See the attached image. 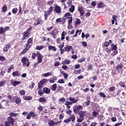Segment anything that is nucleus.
I'll list each match as a JSON object with an SVG mask.
<instances>
[{"label":"nucleus","instance_id":"20e7f679","mask_svg":"<svg viewBox=\"0 0 126 126\" xmlns=\"http://www.w3.org/2000/svg\"><path fill=\"white\" fill-rule=\"evenodd\" d=\"M22 63H23V66H29L30 65V62L27 58L23 57L22 60Z\"/></svg>","mask_w":126,"mask_h":126},{"label":"nucleus","instance_id":"4d7b16f0","mask_svg":"<svg viewBox=\"0 0 126 126\" xmlns=\"http://www.w3.org/2000/svg\"><path fill=\"white\" fill-rule=\"evenodd\" d=\"M38 94H39V95H40V96H42L43 95V94H44V92H43V91L42 90H39L38 91Z\"/></svg>","mask_w":126,"mask_h":126},{"label":"nucleus","instance_id":"f257e3e1","mask_svg":"<svg viewBox=\"0 0 126 126\" xmlns=\"http://www.w3.org/2000/svg\"><path fill=\"white\" fill-rule=\"evenodd\" d=\"M33 43V39L30 38L28 40V43H27L25 47H26V48L24 49L23 51L22 52V54H25L29 49H30V47L32 46V44Z\"/></svg>","mask_w":126,"mask_h":126},{"label":"nucleus","instance_id":"473e14b6","mask_svg":"<svg viewBox=\"0 0 126 126\" xmlns=\"http://www.w3.org/2000/svg\"><path fill=\"white\" fill-rule=\"evenodd\" d=\"M78 32H80L79 33H78ZM81 32H82V31L81 30H77L76 32V34L75 35H73L72 36V37H77V34H78V35H80V34H81Z\"/></svg>","mask_w":126,"mask_h":126},{"label":"nucleus","instance_id":"f704fd0d","mask_svg":"<svg viewBox=\"0 0 126 126\" xmlns=\"http://www.w3.org/2000/svg\"><path fill=\"white\" fill-rule=\"evenodd\" d=\"M71 17V14L69 12H67L64 15V17H65L66 19L69 18V17Z\"/></svg>","mask_w":126,"mask_h":126},{"label":"nucleus","instance_id":"0eeeda50","mask_svg":"<svg viewBox=\"0 0 126 126\" xmlns=\"http://www.w3.org/2000/svg\"><path fill=\"white\" fill-rule=\"evenodd\" d=\"M68 100L71 102L72 105V104H75V103L78 102L79 100L78 98L76 99L75 98L72 97H69Z\"/></svg>","mask_w":126,"mask_h":126},{"label":"nucleus","instance_id":"6e6552de","mask_svg":"<svg viewBox=\"0 0 126 126\" xmlns=\"http://www.w3.org/2000/svg\"><path fill=\"white\" fill-rule=\"evenodd\" d=\"M37 62L41 63L42 61H43V56L40 53H37Z\"/></svg>","mask_w":126,"mask_h":126},{"label":"nucleus","instance_id":"2f4dec72","mask_svg":"<svg viewBox=\"0 0 126 126\" xmlns=\"http://www.w3.org/2000/svg\"><path fill=\"white\" fill-rule=\"evenodd\" d=\"M69 119H70V121L74 122L75 121V115L74 114L71 115Z\"/></svg>","mask_w":126,"mask_h":126},{"label":"nucleus","instance_id":"cd10ccee","mask_svg":"<svg viewBox=\"0 0 126 126\" xmlns=\"http://www.w3.org/2000/svg\"><path fill=\"white\" fill-rule=\"evenodd\" d=\"M75 9V7L73 5H71V7L69 9V11L70 12H73L74 11V10Z\"/></svg>","mask_w":126,"mask_h":126},{"label":"nucleus","instance_id":"7ed1b4c3","mask_svg":"<svg viewBox=\"0 0 126 126\" xmlns=\"http://www.w3.org/2000/svg\"><path fill=\"white\" fill-rule=\"evenodd\" d=\"M53 12V6H51L48 11H44V18L45 20L48 19V15H50Z\"/></svg>","mask_w":126,"mask_h":126},{"label":"nucleus","instance_id":"774afa93","mask_svg":"<svg viewBox=\"0 0 126 126\" xmlns=\"http://www.w3.org/2000/svg\"><path fill=\"white\" fill-rule=\"evenodd\" d=\"M81 70L80 69H79L78 70H76L74 72L75 74H78V73H81Z\"/></svg>","mask_w":126,"mask_h":126},{"label":"nucleus","instance_id":"13d9d810","mask_svg":"<svg viewBox=\"0 0 126 126\" xmlns=\"http://www.w3.org/2000/svg\"><path fill=\"white\" fill-rule=\"evenodd\" d=\"M115 89H116L115 87L112 86V87L109 88V91H115Z\"/></svg>","mask_w":126,"mask_h":126},{"label":"nucleus","instance_id":"e433bc0d","mask_svg":"<svg viewBox=\"0 0 126 126\" xmlns=\"http://www.w3.org/2000/svg\"><path fill=\"white\" fill-rule=\"evenodd\" d=\"M83 121H84V118H83V117H80V118H78L77 120V123H82V122H83Z\"/></svg>","mask_w":126,"mask_h":126},{"label":"nucleus","instance_id":"ea45409f","mask_svg":"<svg viewBox=\"0 0 126 126\" xmlns=\"http://www.w3.org/2000/svg\"><path fill=\"white\" fill-rule=\"evenodd\" d=\"M42 49H44V46L43 45L37 46L36 47V50H38L39 51H40V50H42Z\"/></svg>","mask_w":126,"mask_h":126},{"label":"nucleus","instance_id":"412c9836","mask_svg":"<svg viewBox=\"0 0 126 126\" xmlns=\"http://www.w3.org/2000/svg\"><path fill=\"white\" fill-rule=\"evenodd\" d=\"M41 23H42V20H41V19H37L36 20V23H35L34 25H35V26H38V25H40Z\"/></svg>","mask_w":126,"mask_h":126},{"label":"nucleus","instance_id":"a211bd4d","mask_svg":"<svg viewBox=\"0 0 126 126\" xmlns=\"http://www.w3.org/2000/svg\"><path fill=\"white\" fill-rule=\"evenodd\" d=\"M23 99L26 101H31V100H32V96L24 95Z\"/></svg>","mask_w":126,"mask_h":126},{"label":"nucleus","instance_id":"7c9ffc66","mask_svg":"<svg viewBox=\"0 0 126 126\" xmlns=\"http://www.w3.org/2000/svg\"><path fill=\"white\" fill-rule=\"evenodd\" d=\"M11 69H14V65H11L10 67L8 69L7 72L9 73H10L11 71Z\"/></svg>","mask_w":126,"mask_h":126},{"label":"nucleus","instance_id":"f3484780","mask_svg":"<svg viewBox=\"0 0 126 126\" xmlns=\"http://www.w3.org/2000/svg\"><path fill=\"white\" fill-rule=\"evenodd\" d=\"M38 102L40 103H46L47 102V99H46V97H40L38 99Z\"/></svg>","mask_w":126,"mask_h":126},{"label":"nucleus","instance_id":"680f3d73","mask_svg":"<svg viewBox=\"0 0 126 126\" xmlns=\"http://www.w3.org/2000/svg\"><path fill=\"white\" fill-rule=\"evenodd\" d=\"M92 67L93 66L91 64L89 65L87 69L88 71H89V70H91V69H92Z\"/></svg>","mask_w":126,"mask_h":126},{"label":"nucleus","instance_id":"0e129e2a","mask_svg":"<svg viewBox=\"0 0 126 126\" xmlns=\"http://www.w3.org/2000/svg\"><path fill=\"white\" fill-rule=\"evenodd\" d=\"M0 61L4 62V61H5V58L3 56H0Z\"/></svg>","mask_w":126,"mask_h":126},{"label":"nucleus","instance_id":"09e8293b","mask_svg":"<svg viewBox=\"0 0 126 126\" xmlns=\"http://www.w3.org/2000/svg\"><path fill=\"white\" fill-rule=\"evenodd\" d=\"M6 10H7V7H6V6H3L2 7V11L5 12Z\"/></svg>","mask_w":126,"mask_h":126},{"label":"nucleus","instance_id":"58836bf2","mask_svg":"<svg viewBox=\"0 0 126 126\" xmlns=\"http://www.w3.org/2000/svg\"><path fill=\"white\" fill-rule=\"evenodd\" d=\"M18 115V114L14 113L13 112H11L9 113V116H10V117H17Z\"/></svg>","mask_w":126,"mask_h":126},{"label":"nucleus","instance_id":"bf43d9fd","mask_svg":"<svg viewBox=\"0 0 126 126\" xmlns=\"http://www.w3.org/2000/svg\"><path fill=\"white\" fill-rule=\"evenodd\" d=\"M116 55H118V51L115 50L113 51V54H111V56H115Z\"/></svg>","mask_w":126,"mask_h":126},{"label":"nucleus","instance_id":"37998d69","mask_svg":"<svg viewBox=\"0 0 126 126\" xmlns=\"http://www.w3.org/2000/svg\"><path fill=\"white\" fill-rule=\"evenodd\" d=\"M118 85H120L121 87H126V85L125 84V83L123 82H120L119 84Z\"/></svg>","mask_w":126,"mask_h":126},{"label":"nucleus","instance_id":"f03ea898","mask_svg":"<svg viewBox=\"0 0 126 126\" xmlns=\"http://www.w3.org/2000/svg\"><path fill=\"white\" fill-rule=\"evenodd\" d=\"M73 112L75 114H78L81 110H83V106L82 105H75L73 107Z\"/></svg>","mask_w":126,"mask_h":126},{"label":"nucleus","instance_id":"4be33fe9","mask_svg":"<svg viewBox=\"0 0 126 126\" xmlns=\"http://www.w3.org/2000/svg\"><path fill=\"white\" fill-rule=\"evenodd\" d=\"M71 63V61L70 60H65L64 61H63L62 63V64H69Z\"/></svg>","mask_w":126,"mask_h":126},{"label":"nucleus","instance_id":"c03bdc74","mask_svg":"<svg viewBox=\"0 0 126 126\" xmlns=\"http://www.w3.org/2000/svg\"><path fill=\"white\" fill-rule=\"evenodd\" d=\"M6 81H1L0 82V87H2V86H4V84H5V83Z\"/></svg>","mask_w":126,"mask_h":126},{"label":"nucleus","instance_id":"1a4fd4ad","mask_svg":"<svg viewBox=\"0 0 126 126\" xmlns=\"http://www.w3.org/2000/svg\"><path fill=\"white\" fill-rule=\"evenodd\" d=\"M11 84L12 85H13V86H17V85H18L19 84H21V82L14 81V80L11 79Z\"/></svg>","mask_w":126,"mask_h":126},{"label":"nucleus","instance_id":"79ce46f5","mask_svg":"<svg viewBox=\"0 0 126 126\" xmlns=\"http://www.w3.org/2000/svg\"><path fill=\"white\" fill-rule=\"evenodd\" d=\"M19 94H21V96H24V95H25V91H24V90L20 91Z\"/></svg>","mask_w":126,"mask_h":126},{"label":"nucleus","instance_id":"aec40b11","mask_svg":"<svg viewBox=\"0 0 126 126\" xmlns=\"http://www.w3.org/2000/svg\"><path fill=\"white\" fill-rule=\"evenodd\" d=\"M15 103L16 104H17V105H19V104L21 103V99H20V98H19V97L16 96L15 98Z\"/></svg>","mask_w":126,"mask_h":126},{"label":"nucleus","instance_id":"052dcab7","mask_svg":"<svg viewBox=\"0 0 126 126\" xmlns=\"http://www.w3.org/2000/svg\"><path fill=\"white\" fill-rule=\"evenodd\" d=\"M109 45H110V43L108 41H106L104 43V47H109Z\"/></svg>","mask_w":126,"mask_h":126},{"label":"nucleus","instance_id":"b1692460","mask_svg":"<svg viewBox=\"0 0 126 126\" xmlns=\"http://www.w3.org/2000/svg\"><path fill=\"white\" fill-rule=\"evenodd\" d=\"M46 82H48L47 79H43L40 81V83L41 85H44V84H45V83H46Z\"/></svg>","mask_w":126,"mask_h":126},{"label":"nucleus","instance_id":"3c124183","mask_svg":"<svg viewBox=\"0 0 126 126\" xmlns=\"http://www.w3.org/2000/svg\"><path fill=\"white\" fill-rule=\"evenodd\" d=\"M64 105H65V106H68L69 105H72V104H71V102L70 101H66L65 102Z\"/></svg>","mask_w":126,"mask_h":126},{"label":"nucleus","instance_id":"393cba45","mask_svg":"<svg viewBox=\"0 0 126 126\" xmlns=\"http://www.w3.org/2000/svg\"><path fill=\"white\" fill-rule=\"evenodd\" d=\"M65 35H66V32H63L61 34V40L63 41V40H64L65 37Z\"/></svg>","mask_w":126,"mask_h":126},{"label":"nucleus","instance_id":"c756f323","mask_svg":"<svg viewBox=\"0 0 126 126\" xmlns=\"http://www.w3.org/2000/svg\"><path fill=\"white\" fill-rule=\"evenodd\" d=\"M104 3H103V2H101L97 4V7L98 8H102V7H104Z\"/></svg>","mask_w":126,"mask_h":126},{"label":"nucleus","instance_id":"338daca9","mask_svg":"<svg viewBox=\"0 0 126 126\" xmlns=\"http://www.w3.org/2000/svg\"><path fill=\"white\" fill-rule=\"evenodd\" d=\"M58 83L60 84L64 83V79H60L58 81Z\"/></svg>","mask_w":126,"mask_h":126},{"label":"nucleus","instance_id":"c85d7f7f","mask_svg":"<svg viewBox=\"0 0 126 126\" xmlns=\"http://www.w3.org/2000/svg\"><path fill=\"white\" fill-rule=\"evenodd\" d=\"M48 125L50 126H54L55 125V121L53 120H49L48 121Z\"/></svg>","mask_w":126,"mask_h":126},{"label":"nucleus","instance_id":"2eb2a0df","mask_svg":"<svg viewBox=\"0 0 126 126\" xmlns=\"http://www.w3.org/2000/svg\"><path fill=\"white\" fill-rule=\"evenodd\" d=\"M10 48V44H8L7 45H5V47L3 48V52L4 53H6L8 49Z\"/></svg>","mask_w":126,"mask_h":126},{"label":"nucleus","instance_id":"6ab92c4d","mask_svg":"<svg viewBox=\"0 0 126 126\" xmlns=\"http://www.w3.org/2000/svg\"><path fill=\"white\" fill-rule=\"evenodd\" d=\"M110 50L111 51H117V50H118V47H117V45H114V44H111Z\"/></svg>","mask_w":126,"mask_h":126},{"label":"nucleus","instance_id":"423d86ee","mask_svg":"<svg viewBox=\"0 0 126 126\" xmlns=\"http://www.w3.org/2000/svg\"><path fill=\"white\" fill-rule=\"evenodd\" d=\"M58 33H59V30H58L57 29L55 28L53 31H51L49 34L50 35H52V36H53L54 39H56V38H57L56 35H58Z\"/></svg>","mask_w":126,"mask_h":126},{"label":"nucleus","instance_id":"8fccbe9b","mask_svg":"<svg viewBox=\"0 0 126 126\" xmlns=\"http://www.w3.org/2000/svg\"><path fill=\"white\" fill-rule=\"evenodd\" d=\"M29 114L31 116V117H36V114H35V113L33 111L30 112Z\"/></svg>","mask_w":126,"mask_h":126},{"label":"nucleus","instance_id":"39448f33","mask_svg":"<svg viewBox=\"0 0 126 126\" xmlns=\"http://www.w3.org/2000/svg\"><path fill=\"white\" fill-rule=\"evenodd\" d=\"M29 30H30V29H29L26 32H24L22 40H26V39H28L31 36V33L29 32Z\"/></svg>","mask_w":126,"mask_h":126},{"label":"nucleus","instance_id":"f8f14e48","mask_svg":"<svg viewBox=\"0 0 126 126\" xmlns=\"http://www.w3.org/2000/svg\"><path fill=\"white\" fill-rule=\"evenodd\" d=\"M70 50H72V46L67 45L64 48L63 51H64V52H69Z\"/></svg>","mask_w":126,"mask_h":126},{"label":"nucleus","instance_id":"49530a36","mask_svg":"<svg viewBox=\"0 0 126 126\" xmlns=\"http://www.w3.org/2000/svg\"><path fill=\"white\" fill-rule=\"evenodd\" d=\"M81 23V21H80V19H77L76 22H75V24L76 25H79Z\"/></svg>","mask_w":126,"mask_h":126},{"label":"nucleus","instance_id":"4468645a","mask_svg":"<svg viewBox=\"0 0 126 126\" xmlns=\"http://www.w3.org/2000/svg\"><path fill=\"white\" fill-rule=\"evenodd\" d=\"M15 121V120L13 118H12L11 117H8L7 118V121H8L9 123H11L12 126H13V122Z\"/></svg>","mask_w":126,"mask_h":126},{"label":"nucleus","instance_id":"c9c22d12","mask_svg":"<svg viewBox=\"0 0 126 126\" xmlns=\"http://www.w3.org/2000/svg\"><path fill=\"white\" fill-rule=\"evenodd\" d=\"M13 76H19V72H18V71H16L15 72H13L12 74Z\"/></svg>","mask_w":126,"mask_h":126},{"label":"nucleus","instance_id":"e2e57ef3","mask_svg":"<svg viewBox=\"0 0 126 126\" xmlns=\"http://www.w3.org/2000/svg\"><path fill=\"white\" fill-rule=\"evenodd\" d=\"M60 64H61V63L59 62H56L54 63V66H59Z\"/></svg>","mask_w":126,"mask_h":126},{"label":"nucleus","instance_id":"72a5a7b5","mask_svg":"<svg viewBox=\"0 0 126 126\" xmlns=\"http://www.w3.org/2000/svg\"><path fill=\"white\" fill-rule=\"evenodd\" d=\"M116 69H117V70H118V71H119V70H120V69H123V64L118 65L117 66Z\"/></svg>","mask_w":126,"mask_h":126},{"label":"nucleus","instance_id":"a19ab883","mask_svg":"<svg viewBox=\"0 0 126 126\" xmlns=\"http://www.w3.org/2000/svg\"><path fill=\"white\" fill-rule=\"evenodd\" d=\"M17 11H18V9H17V8H14L12 10V13L14 14H16Z\"/></svg>","mask_w":126,"mask_h":126},{"label":"nucleus","instance_id":"6e6d98bb","mask_svg":"<svg viewBox=\"0 0 126 126\" xmlns=\"http://www.w3.org/2000/svg\"><path fill=\"white\" fill-rule=\"evenodd\" d=\"M92 114L94 117H97V115H99V113L96 111H93Z\"/></svg>","mask_w":126,"mask_h":126},{"label":"nucleus","instance_id":"4c0bfd02","mask_svg":"<svg viewBox=\"0 0 126 126\" xmlns=\"http://www.w3.org/2000/svg\"><path fill=\"white\" fill-rule=\"evenodd\" d=\"M71 23H72V17H70L68 19V24L71 25Z\"/></svg>","mask_w":126,"mask_h":126},{"label":"nucleus","instance_id":"de8ad7c7","mask_svg":"<svg viewBox=\"0 0 126 126\" xmlns=\"http://www.w3.org/2000/svg\"><path fill=\"white\" fill-rule=\"evenodd\" d=\"M5 126H12L11 123H10L8 121H6L4 123Z\"/></svg>","mask_w":126,"mask_h":126},{"label":"nucleus","instance_id":"dca6fc26","mask_svg":"<svg viewBox=\"0 0 126 126\" xmlns=\"http://www.w3.org/2000/svg\"><path fill=\"white\" fill-rule=\"evenodd\" d=\"M48 50H49V51H53V52L57 51V48L56 47L53 46L52 45L48 46Z\"/></svg>","mask_w":126,"mask_h":126},{"label":"nucleus","instance_id":"ddd939ff","mask_svg":"<svg viewBox=\"0 0 126 126\" xmlns=\"http://www.w3.org/2000/svg\"><path fill=\"white\" fill-rule=\"evenodd\" d=\"M78 11H79L81 16H83V14L85 13V11L83 10V8L82 7H79L78 9Z\"/></svg>","mask_w":126,"mask_h":126},{"label":"nucleus","instance_id":"603ef678","mask_svg":"<svg viewBox=\"0 0 126 126\" xmlns=\"http://www.w3.org/2000/svg\"><path fill=\"white\" fill-rule=\"evenodd\" d=\"M78 62V63H82L83 62H85V58H82L80 59H79Z\"/></svg>","mask_w":126,"mask_h":126},{"label":"nucleus","instance_id":"864d4df0","mask_svg":"<svg viewBox=\"0 0 126 126\" xmlns=\"http://www.w3.org/2000/svg\"><path fill=\"white\" fill-rule=\"evenodd\" d=\"M99 95L100 96H101V97H103V98H106V95L103 92L99 93Z\"/></svg>","mask_w":126,"mask_h":126},{"label":"nucleus","instance_id":"a878e982","mask_svg":"<svg viewBox=\"0 0 126 126\" xmlns=\"http://www.w3.org/2000/svg\"><path fill=\"white\" fill-rule=\"evenodd\" d=\"M57 84H54L51 87V89L52 91H55V90H57Z\"/></svg>","mask_w":126,"mask_h":126},{"label":"nucleus","instance_id":"5fc2aeb1","mask_svg":"<svg viewBox=\"0 0 126 126\" xmlns=\"http://www.w3.org/2000/svg\"><path fill=\"white\" fill-rule=\"evenodd\" d=\"M117 18H118V16L117 15H114L112 16L113 20H114V21H118V20H117Z\"/></svg>","mask_w":126,"mask_h":126},{"label":"nucleus","instance_id":"69168bd1","mask_svg":"<svg viewBox=\"0 0 126 126\" xmlns=\"http://www.w3.org/2000/svg\"><path fill=\"white\" fill-rule=\"evenodd\" d=\"M70 119L69 118L64 120V123H65L66 124H68V123H70Z\"/></svg>","mask_w":126,"mask_h":126},{"label":"nucleus","instance_id":"bb28decb","mask_svg":"<svg viewBox=\"0 0 126 126\" xmlns=\"http://www.w3.org/2000/svg\"><path fill=\"white\" fill-rule=\"evenodd\" d=\"M42 75L44 77H48V76H51V75H52V72H49L46 73H44L42 74Z\"/></svg>","mask_w":126,"mask_h":126},{"label":"nucleus","instance_id":"9b49d317","mask_svg":"<svg viewBox=\"0 0 126 126\" xmlns=\"http://www.w3.org/2000/svg\"><path fill=\"white\" fill-rule=\"evenodd\" d=\"M55 10L56 13H58V14H59V13H61V12H62V8L58 5L55 6Z\"/></svg>","mask_w":126,"mask_h":126},{"label":"nucleus","instance_id":"5701e85b","mask_svg":"<svg viewBox=\"0 0 126 126\" xmlns=\"http://www.w3.org/2000/svg\"><path fill=\"white\" fill-rule=\"evenodd\" d=\"M43 91L45 93H46V94H49V93L51 92V90L47 88H44Z\"/></svg>","mask_w":126,"mask_h":126},{"label":"nucleus","instance_id":"9d476101","mask_svg":"<svg viewBox=\"0 0 126 126\" xmlns=\"http://www.w3.org/2000/svg\"><path fill=\"white\" fill-rule=\"evenodd\" d=\"M86 113H87V111H80L78 114L80 118H84L86 116Z\"/></svg>","mask_w":126,"mask_h":126},{"label":"nucleus","instance_id":"a18cd8bd","mask_svg":"<svg viewBox=\"0 0 126 126\" xmlns=\"http://www.w3.org/2000/svg\"><path fill=\"white\" fill-rule=\"evenodd\" d=\"M59 102H61V103H63H63H64V102H65V98L62 97L61 98H60L59 99Z\"/></svg>","mask_w":126,"mask_h":126}]
</instances>
